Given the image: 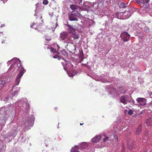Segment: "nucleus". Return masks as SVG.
Segmentation results:
<instances>
[{"label":"nucleus","mask_w":152,"mask_h":152,"mask_svg":"<svg viewBox=\"0 0 152 152\" xmlns=\"http://www.w3.org/2000/svg\"><path fill=\"white\" fill-rule=\"evenodd\" d=\"M127 110H124V113L126 112H127Z\"/></svg>","instance_id":"obj_45"},{"label":"nucleus","mask_w":152,"mask_h":152,"mask_svg":"<svg viewBox=\"0 0 152 152\" xmlns=\"http://www.w3.org/2000/svg\"><path fill=\"white\" fill-rule=\"evenodd\" d=\"M145 125L148 126H152V117H151L147 119L145 123Z\"/></svg>","instance_id":"obj_7"},{"label":"nucleus","mask_w":152,"mask_h":152,"mask_svg":"<svg viewBox=\"0 0 152 152\" xmlns=\"http://www.w3.org/2000/svg\"><path fill=\"white\" fill-rule=\"evenodd\" d=\"M83 124H82L81 123H80V125H82Z\"/></svg>","instance_id":"obj_46"},{"label":"nucleus","mask_w":152,"mask_h":152,"mask_svg":"<svg viewBox=\"0 0 152 152\" xmlns=\"http://www.w3.org/2000/svg\"><path fill=\"white\" fill-rule=\"evenodd\" d=\"M24 72H22V71H21L20 72L19 74L18 75L17 78L15 80V84L16 86H17L19 84L20 80V78L23 75Z\"/></svg>","instance_id":"obj_5"},{"label":"nucleus","mask_w":152,"mask_h":152,"mask_svg":"<svg viewBox=\"0 0 152 152\" xmlns=\"http://www.w3.org/2000/svg\"><path fill=\"white\" fill-rule=\"evenodd\" d=\"M45 39L46 40L48 41H50L51 40L50 37H46L45 38Z\"/></svg>","instance_id":"obj_30"},{"label":"nucleus","mask_w":152,"mask_h":152,"mask_svg":"<svg viewBox=\"0 0 152 152\" xmlns=\"http://www.w3.org/2000/svg\"><path fill=\"white\" fill-rule=\"evenodd\" d=\"M79 58L80 61H83L84 58L83 52L82 50L80 53Z\"/></svg>","instance_id":"obj_15"},{"label":"nucleus","mask_w":152,"mask_h":152,"mask_svg":"<svg viewBox=\"0 0 152 152\" xmlns=\"http://www.w3.org/2000/svg\"><path fill=\"white\" fill-rule=\"evenodd\" d=\"M57 58L58 59V60H60L61 57H60L59 56H58V58Z\"/></svg>","instance_id":"obj_42"},{"label":"nucleus","mask_w":152,"mask_h":152,"mask_svg":"<svg viewBox=\"0 0 152 152\" xmlns=\"http://www.w3.org/2000/svg\"><path fill=\"white\" fill-rule=\"evenodd\" d=\"M21 64V63L20 61H17L11 65L9 69H12L14 71L19 70V72H20L21 71L25 72L26 71L23 68Z\"/></svg>","instance_id":"obj_1"},{"label":"nucleus","mask_w":152,"mask_h":152,"mask_svg":"<svg viewBox=\"0 0 152 152\" xmlns=\"http://www.w3.org/2000/svg\"><path fill=\"white\" fill-rule=\"evenodd\" d=\"M58 56L57 55H55L54 56H53V58H58Z\"/></svg>","instance_id":"obj_37"},{"label":"nucleus","mask_w":152,"mask_h":152,"mask_svg":"<svg viewBox=\"0 0 152 152\" xmlns=\"http://www.w3.org/2000/svg\"><path fill=\"white\" fill-rule=\"evenodd\" d=\"M66 46L67 48H68L69 50L72 51L73 50H74L75 49V45L72 43H69L66 45Z\"/></svg>","instance_id":"obj_12"},{"label":"nucleus","mask_w":152,"mask_h":152,"mask_svg":"<svg viewBox=\"0 0 152 152\" xmlns=\"http://www.w3.org/2000/svg\"><path fill=\"white\" fill-rule=\"evenodd\" d=\"M1 65V63L0 62V66Z\"/></svg>","instance_id":"obj_47"},{"label":"nucleus","mask_w":152,"mask_h":152,"mask_svg":"<svg viewBox=\"0 0 152 152\" xmlns=\"http://www.w3.org/2000/svg\"><path fill=\"white\" fill-rule=\"evenodd\" d=\"M120 102L124 103V96H121L120 99Z\"/></svg>","instance_id":"obj_31"},{"label":"nucleus","mask_w":152,"mask_h":152,"mask_svg":"<svg viewBox=\"0 0 152 152\" xmlns=\"http://www.w3.org/2000/svg\"><path fill=\"white\" fill-rule=\"evenodd\" d=\"M128 148L129 149L132 150L134 147V144L132 142H128L127 144Z\"/></svg>","instance_id":"obj_8"},{"label":"nucleus","mask_w":152,"mask_h":152,"mask_svg":"<svg viewBox=\"0 0 152 152\" xmlns=\"http://www.w3.org/2000/svg\"><path fill=\"white\" fill-rule=\"evenodd\" d=\"M30 27L35 29H36L38 28V27L37 26V24L36 23H32V24L31 25Z\"/></svg>","instance_id":"obj_18"},{"label":"nucleus","mask_w":152,"mask_h":152,"mask_svg":"<svg viewBox=\"0 0 152 152\" xmlns=\"http://www.w3.org/2000/svg\"><path fill=\"white\" fill-rule=\"evenodd\" d=\"M145 28V30H146V31H147V30H148V28L147 27H146Z\"/></svg>","instance_id":"obj_41"},{"label":"nucleus","mask_w":152,"mask_h":152,"mask_svg":"<svg viewBox=\"0 0 152 152\" xmlns=\"http://www.w3.org/2000/svg\"><path fill=\"white\" fill-rule=\"evenodd\" d=\"M136 101L142 106H145L146 104V100L145 98H138Z\"/></svg>","instance_id":"obj_4"},{"label":"nucleus","mask_w":152,"mask_h":152,"mask_svg":"<svg viewBox=\"0 0 152 152\" xmlns=\"http://www.w3.org/2000/svg\"><path fill=\"white\" fill-rule=\"evenodd\" d=\"M144 135L145 136L143 137V139L145 140H146L148 139V137H147L148 136V132L146 131L145 132L144 134Z\"/></svg>","instance_id":"obj_24"},{"label":"nucleus","mask_w":152,"mask_h":152,"mask_svg":"<svg viewBox=\"0 0 152 152\" xmlns=\"http://www.w3.org/2000/svg\"><path fill=\"white\" fill-rule=\"evenodd\" d=\"M101 138V136L98 135L96 136L95 137L93 138L91 140V141L94 142H99Z\"/></svg>","instance_id":"obj_6"},{"label":"nucleus","mask_w":152,"mask_h":152,"mask_svg":"<svg viewBox=\"0 0 152 152\" xmlns=\"http://www.w3.org/2000/svg\"><path fill=\"white\" fill-rule=\"evenodd\" d=\"M55 108H56V109H57V108H56V107H55Z\"/></svg>","instance_id":"obj_50"},{"label":"nucleus","mask_w":152,"mask_h":152,"mask_svg":"<svg viewBox=\"0 0 152 152\" xmlns=\"http://www.w3.org/2000/svg\"><path fill=\"white\" fill-rule=\"evenodd\" d=\"M66 36L65 34H64V36H62L61 37L62 39L64 40L66 37Z\"/></svg>","instance_id":"obj_34"},{"label":"nucleus","mask_w":152,"mask_h":152,"mask_svg":"<svg viewBox=\"0 0 152 152\" xmlns=\"http://www.w3.org/2000/svg\"><path fill=\"white\" fill-rule=\"evenodd\" d=\"M132 13H131V10L129 8H126V6L124 3V19H127L129 18Z\"/></svg>","instance_id":"obj_2"},{"label":"nucleus","mask_w":152,"mask_h":152,"mask_svg":"<svg viewBox=\"0 0 152 152\" xmlns=\"http://www.w3.org/2000/svg\"><path fill=\"white\" fill-rule=\"evenodd\" d=\"M123 12H117V17L118 18L120 19H123Z\"/></svg>","instance_id":"obj_16"},{"label":"nucleus","mask_w":152,"mask_h":152,"mask_svg":"<svg viewBox=\"0 0 152 152\" xmlns=\"http://www.w3.org/2000/svg\"><path fill=\"white\" fill-rule=\"evenodd\" d=\"M148 23H150V22L149 21H148Z\"/></svg>","instance_id":"obj_48"},{"label":"nucleus","mask_w":152,"mask_h":152,"mask_svg":"<svg viewBox=\"0 0 152 152\" xmlns=\"http://www.w3.org/2000/svg\"><path fill=\"white\" fill-rule=\"evenodd\" d=\"M68 61H66L65 60H64L63 61L61 62V64L63 66L64 69L66 71H67L68 70V67L67 66H71L72 68H73V65L72 64L70 63H68Z\"/></svg>","instance_id":"obj_3"},{"label":"nucleus","mask_w":152,"mask_h":152,"mask_svg":"<svg viewBox=\"0 0 152 152\" xmlns=\"http://www.w3.org/2000/svg\"><path fill=\"white\" fill-rule=\"evenodd\" d=\"M79 38V36L78 34H73L70 36V40L73 41L74 40L77 39Z\"/></svg>","instance_id":"obj_10"},{"label":"nucleus","mask_w":152,"mask_h":152,"mask_svg":"<svg viewBox=\"0 0 152 152\" xmlns=\"http://www.w3.org/2000/svg\"><path fill=\"white\" fill-rule=\"evenodd\" d=\"M62 54L65 57H67L68 56V53L64 50L61 52Z\"/></svg>","instance_id":"obj_25"},{"label":"nucleus","mask_w":152,"mask_h":152,"mask_svg":"<svg viewBox=\"0 0 152 152\" xmlns=\"http://www.w3.org/2000/svg\"><path fill=\"white\" fill-rule=\"evenodd\" d=\"M128 114L129 115H131L133 114V111L132 110L130 109L128 112Z\"/></svg>","instance_id":"obj_26"},{"label":"nucleus","mask_w":152,"mask_h":152,"mask_svg":"<svg viewBox=\"0 0 152 152\" xmlns=\"http://www.w3.org/2000/svg\"><path fill=\"white\" fill-rule=\"evenodd\" d=\"M42 3L44 5H47L48 3V1L47 0H44Z\"/></svg>","instance_id":"obj_27"},{"label":"nucleus","mask_w":152,"mask_h":152,"mask_svg":"<svg viewBox=\"0 0 152 152\" xmlns=\"http://www.w3.org/2000/svg\"><path fill=\"white\" fill-rule=\"evenodd\" d=\"M108 138L109 137H105V138L103 139L104 142H106L107 141Z\"/></svg>","instance_id":"obj_29"},{"label":"nucleus","mask_w":152,"mask_h":152,"mask_svg":"<svg viewBox=\"0 0 152 152\" xmlns=\"http://www.w3.org/2000/svg\"><path fill=\"white\" fill-rule=\"evenodd\" d=\"M50 49L51 52L53 53H59L57 51L56 49H55L54 48L52 47H50Z\"/></svg>","instance_id":"obj_19"},{"label":"nucleus","mask_w":152,"mask_h":152,"mask_svg":"<svg viewBox=\"0 0 152 152\" xmlns=\"http://www.w3.org/2000/svg\"><path fill=\"white\" fill-rule=\"evenodd\" d=\"M0 37H1V38H2V39L1 42L2 43L4 42L6 40V37H5L4 34L3 32H0Z\"/></svg>","instance_id":"obj_14"},{"label":"nucleus","mask_w":152,"mask_h":152,"mask_svg":"<svg viewBox=\"0 0 152 152\" xmlns=\"http://www.w3.org/2000/svg\"><path fill=\"white\" fill-rule=\"evenodd\" d=\"M142 129V126L141 125H140L137 130H136V134H138L140 133Z\"/></svg>","instance_id":"obj_17"},{"label":"nucleus","mask_w":152,"mask_h":152,"mask_svg":"<svg viewBox=\"0 0 152 152\" xmlns=\"http://www.w3.org/2000/svg\"><path fill=\"white\" fill-rule=\"evenodd\" d=\"M42 16L40 15H39V17H38V18L37 17L36 18L37 19L39 18V20H41L42 19Z\"/></svg>","instance_id":"obj_35"},{"label":"nucleus","mask_w":152,"mask_h":152,"mask_svg":"<svg viewBox=\"0 0 152 152\" xmlns=\"http://www.w3.org/2000/svg\"><path fill=\"white\" fill-rule=\"evenodd\" d=\"M124 3H121L120 5L119 6L120 7V8H123L124 7Z\"/></svg>","instance_id":"obj_36"},{"label":"nucleus","mask_w":152,"mask_h":152,"mask_svg":"<svg viewBox=\"0 0 152 152\" xmlns=\"http://www.w3.org/2000/svg\"><path fill=\"white\" fill-rule=\"evenodd\" d=\"M150 105L152 106V101L151 102Z\"/></svg>","instance_id":"obj_43"},{"label":"nucleus","mask_w":152,"mask_h":152,"mask_svg":"<svg viewBox=\"0 0 152 152\" xmlns=\"http://www.w3.org/2000/svg\"><path fill=\"white\" fill-rule=\"evenodd\" d=\"M137 3L139 4H144L143 0H136Z\"/></svg>","instance_id":"obj_20"},{"label":"nucleus","mask_w":152,"mask_h":152,"mask_svg":"<svg viewBox=\"0 0 152 152\" xmlns=\"http://www.w3.org/2000/svg\"><path fill=\"white\" fill-rule=\"evenodd\" d=\"M69 20L70 21H77L78 19L75 16L72 15H70L68 17Z\"/></svg>","instance_id":"obj_13"},{"label":"nucleus","mask_w":152,"mask_h":152,"mask_svg":"<svg viewBox=\"0 0 152 152\" xmlns=\"http://www.w3.org/2000/svg\"><path fill=\"white\" fill-rule=\"evenodd\" d=\"M144 1L145 3H147L149 1V0H144Z\"/></svg>","instance_id":"obj_38"},{"label":"nucleus","mask_w":152,"mask_h":152,"mask_svg":"<svg viewBox=\"0 0 152 152\" xmlns=\"http://www.w3.org/2000/svg\"><path fill=\"white\" fill-rule=\"evenodd\" d=\"M5 26V25L4 24H1V26H0V27H3L4 26Z\"/></svg>","instance_id":"obj_40"},{"label":"nucleus","mask_w":152,"mask_h":152,"mask_svg":"<svg viewBox=\"0 0 152 152\" xmlns=\"http://www.w3.org/2000/svg\"><path fill=\"white\" fill-rule=\"evenodd\" d=\"M4 81H2V84H3H3H4Z\"/></svg>","instance_id":"obj_44"},{"label":"nucleus","mask_w":152,"mask_h":152,"mask_svg":"<svg viewBox=\"0 0 152 152\" xmlns=\"http://www.w3.org/2000/svg\"><path fill=\"white\" fill-rule=\"evenodd\" d=\"M70 8L72 10H74L76 9L77 7L76 5L74 4H71L70 6Z\"/></svg>","instance_id":"obj_23"},{"label":"nucleus","mask_w":152,"mask_h":152,"mask_svg":"<svg viewBox=\"0 0 152 152\" xmlns=\"http://www.w3.org/2000/svg\"><path fill=\"white\" fill-rule=\"evenodd\" d=\"M67 25L69 28V31L70 32L73 34L75 31V29L73 27V26L69 24H67Z\"/></svg>","instance_id":"obj_9"},{"label":"nucleus","mask_w":152,"mask_h":152,"mask_svg":"<svg viewBox=\"0 0 152 152\" xmlns=\"http://www.w3.org/2000/svg\"><path fill=\"white\" fill-rule=\"evenodd\" d=\"M129 98H130V97L129 96L127 99H126V97L125 96H124V104H126L127 102L129 101Z\"/></svg>","instance_id":"obj_21"},{"label":"nucleus","mask_w":152,"mask_h":152,"mask_svg":"<svg viewBox=\"0 0 152 152\" xmlns=\"http://www.w3.org/2000/svg\"><path fill=\"white\" fill-rule=\"evenodd\" d=\"M71 15L77 17L78 15V13L77 11H73L72 12Z\"/></svg>","instance_id":"obj_22"},{"label":"nucleus","mask_w":152,"mask_h":152,"mask_svg":"<svg viewBox=\"0 0 152 152\" xmlns=\"http://www.w3.org/2000/svg\"><path fill=\"white\" fill-rule=\"evenodd\" d=\"M144 152H146V151H144Z\"/></svg>","instance_id":"obj_51"},{"label":"nucleus","mask_w":152,"mask_h":152,"mask_svg":"<svg viewBox=\"0 0 152 152\" xmlns=\"http://www.w3.org/2000/svg\"><path fill=\"white\" fill-rule=\"evenodd\" d=\"M82 0H77V3L78 4H80L81 3H82Z\"/></svg>","instance_id":"obj_33"},{"label":"nucleus","mask_w":152,"mask_h":152,"mask_svg":"<svg viewBox=\"0 0 152 152\" xmlns=\"http://www.w3.org/2000/svg\"><path fill=\"white\" fill-rule=\"evenodd\" d=\"M124 42L128 41L130 38V35L127 32L124 31Z\"/></svg>","instance_id":"obj_11"},{"label":"nucleus","mask_w":152,"mask_h":152,"mask_svg":"<svg viewBox=\"0 0 152 152\" xmlns=\"http://www.w3.org/2000/svg\"><path fill=\"white\" fill-rule=\"evenodd\" d=\"M13 61V59L11 60V61Z\"/></svg>","instance_id":"obj_49"},{"label":"nucleus","mask_w":152,"mask_h":152,"mask_svg":"<svg viewBox=\"0 0 152 152\" xmlns=\"http://www.w3.org/2000/svg\"><path fill=\"white\" fill-rule=\"evenodd\" d=\"M26 109L27 110H29V104H26Z\"/></svg>","instance_id":"obj_28"},{"label":"nucleus","mask_w":152,"mask_h":152,"mask_svg":"<svg viewBox=\"0 0 152 152\" xmlns=\"http://www.w3.org/2000/svg\"><path fill=\"white\" fill-rule=\"evenodd\" d=\"M73 72V73L72 75H71L70 74V73H71V74L72 72H70V73L69 74V76H70V77H72V76H74L75 75V72Z\"/></svg>","instance_id":"obj_32"},{"label":"nucleus","mask_w":152,"mask_h":152,"mask_svg":"<svg viewBox=\"0 0 152 152\" xmlns=\"http://www.w3.org/2000/svg\"><path fill=\"white\" fill-rule=\"evenodd\" d=\"M39 5V3H37L36 4H35V6L37 7L38 5Z\"/></svg>","instance_id":"obj_39"}]
</instances>
